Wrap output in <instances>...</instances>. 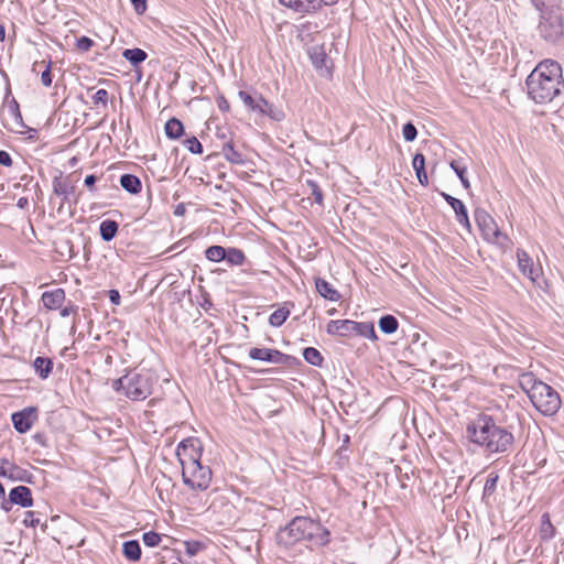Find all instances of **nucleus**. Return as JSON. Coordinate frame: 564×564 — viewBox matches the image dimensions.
<instances>
[{
    "label": "nucleus",
    "mask_w": 564,
    "mask_h": 564,
    "mask_svg": "<svg viewBox=\"0 0 564 564\" xmlns=\"http://www.w3.org/2000/svg\"><path fill=\"white\" fill-rule=\"evenodd\" d=\"M6 108L9 115L13 118L14 122L20 127H24L19 104L14 98L7 101Z\"/></svg>",
    "instance_id": "obj_44"
},
{
    "label": "nucleus",
    "mask_w": 564,
    "mask_h": 564,
    "mask_svg": "<svg viewBox=\"0 0 564 564\" xmlns=\"http://www.w3.org/2000/svg\"><path fill=\"white\" fill-rule=\"evenodd\" d=\"M530 3L539 13V17L564 11L563 0H530Z\"/></svg>",
    "instance_id": "obj_18"
},
{
    "label": "nucleus",
    "mask_w": 564,
    "mask_h": 564,
    "mask_svg": "<svg viewBox=\"0 0 564 564\" xmlns=\"http://www.w3.org/2000/svg\"><path fill=\"white\" fill-rule=\"evenodd\" d=\"M161 534L155 531H149L143 533L142 541L149 547L158 546L161 542Z\"/></svg>",
    "instance_id": "obj_46"
},
{
    "label": "nucleus",
    "mask_w": 564,
    "mask_h": 564,
    "mask_svg": "<svg viewBox=\"0 0 564 564\" xmlns=\"http://www.w3.org/2000/svg\"><path fill=\"white\" fill-rule=\"evenodd\" d=\"M0 164L3 166H11L12 165V159L9 152L4 150H0Z\"/></svg>",
    "instance_id": "obj_58"
},
{
    "label": "nucleus",
    "mask_w": 564,
    "mask_h": 564,
    "mask_svg": "<svg viewBox=\"0 0 564 564\" xmlns=\"http://www.w3.org/2000/svg\"><path fill=\"white\" fill-rule=\"evenodd\" d=\"M212 469L209 466L195 464L192 468L182 469V478L185 486L193 490H206L212 481Z\"/></svg>",
    "instance_id": "obj_8"
},
{
    "label": "nucleus",
    "mask_w": 564,
    "mask_h": 564,
    "mask_svg": "<svg viewBox=\"0 0 564 564\" xmlns=\"http://www.w3.org/2000/svg\"><path fill=\"white\" fill-rule=\"evenodd\" d=\"M238 97L248 108V110L254 113H259V111L261 110V100H265V98L257 91L250 94L246 90H239Z\"/></svg>",
    "instance_id": "obj_23"
},
{
    "label": "nucleus",
    "mask_w": 564,
    "mask_h": 564,
    "mask_svg": "<svg viewBox=\"0 0 564 564\" xmlns=\"http://www.w3.org/2000/svg\"><path fill=\"white\" fill-rule=\"evenodd\" d=\"M516 425L507 417L480 413L466 426V437L488 455L508 456L514 448Z\"/></svg>",
    "instance_id": "obj_1"
},
{
    "label": "nucleus",
    "mask_w": 564,
    "mask_h": 564,
    "mask_svg": "<svg viewBox=\"0 0 564 564\" xmlns=\"http://www.w3.org/2000/svg\"><path fill=\"white\" fill-rule=\"evenodd\" d=\"M528 96L535 104H547L564 89L562 66L554 59L540 62L525 80Z\"/></svg>",
    "instance_id": "obj_2"
},
{
    "label": "nucleus",
    "mask_w": 564,
    "mask_h": 564,
    "mask_svg": "<svg viewBox=\"0 0 564 564\" xmlns=\"http://www.w3.org/2000/svg\"><path fill=\"white\" fill-rule=\"evenodd\" d=\"M164 130L166 137L171 140H177L184 134L182 121L174 117L166 121Z\"/></svg>",
    "instance_id": "obj_32"
},
{
    "label": "nucleus",
    "mask_w": 564,
    "mask_h": 564,
    "mask_svg": "<svg viewBox=\"0 0 564 564\" xmlns=\"http://www.w3.org/2000/svg\"><path fill=\"white\" fill-rule=\"evenodd\" d=\"M275 539L276 543L285 549L302 541L322 547L330 542V532L319 521L308 517H295L278 531Z\"/></svg>",
    "instance_id": "obj_3"
},
{
    "label": "nucleus",
    "mask_w": 564,
    "mask_h": 564,
    "mask_svg": "<svg viewBox=\"0 0 564 564\" xmlns=\"http://www.w3.org/2000/svg\"><path fill=\"white\" fill-rule=\"evenodd\" d=\"M217 107L221 112H228L230 110L229 101L225 96L220 95L216 98Z\"/></svg>",
    "instance_id": "obj_54"
},
{
    "label": "nucleus",
    "mask_w": 564,
    "mask_h": 564,
    "mask_svg": "<svg viewBox=\"0 0 564 564\" xmlns=\"http://www.w3.org/2000/svg\"><path fill=\"white\" fill-rule=\"evenodd\" d=\"M77 311H78V306H76V305H74L73 303L69 302V304L67 306H65V307H63L61 310V316L62 317H67V316L72 315V314L77 313Z\"/></svg>",
    "instance_id": "obj_56"
},
{
    "label": "nucleus",
    "mask_w": 564,
    "mask_h": 564,
    "mask_svg": "<svg viewBox=\"0 0 564 564\" xmlns=\"http://www.w3.org/2000/svg\"><path fill=\"white\" fill-rule=\"evenodd\" d=\"M93 100L95 105L101 104L106 107L108 102V91L104 88L98 89L93 96Z\"/></svg>",
    "instance_id": "obj_51"
},
{
    "label": "nucleus",
    "mask_w": 564,
    "mask_h": 564,
    "mask_svg": "<svg viewBox=\"0 0 564 564\" xmlns=\"http://www.w3.org/2000/svg\"><path fill=\"white\" fill-rule=\"evenodd\" d=\"M355 321L350 319H332L328 322L326 332L329 335H338L341 337L354 334Z\"/></svg>",
    "instance_id": "obj_17"
},
{
    "label": "nucleus",
    "mask_w": 564,
    "mask_h": 564,
    "mask_svg": "<svg viewBox=\"0 0 564 564\" xmlns=\"http://www.w3.org/2000/svg\"><path fill=\"white\" fill-rule=\"evenodd\" d=\"M289 303H285L284 306L275 310L269 317V324L273 327H280L284 324L286 318L290 316V308L286 307Z\"/></svg>",
    "instance_id": "obj_38"
},
{
    "label": "nucleus",
    "mask_w": 564,
    "mask_h": 564,
    "mask_svg": "<svg viewBox=\"0 0 564 564\" xmlns=\"http://www.w3.org/2000/svg\"><path fill=\"white\" fill-rule=\"evenodd\" d=\"M109 300L113 305H119L121 301V296L118 290H110L109 292Z\"/></svg>",
    "instance_id": "obj_61"
},
{
    "label": "nucleus",
    "mask_w": 564,
    "mask_h": 564,
    "mask_svg": "<svg viewBox=\"0 0 564 564\" xmlns=\"http://www.w3.org/2000/svg\"><path fill=\"white\" fill-rule=\"evenodd\" d=\"M249 357L254 360L267 361L275 365L292 367L300 364V360L274 348L253 347L249 350Z\"/></svg>",
    "instance_id": "obj_10"
},
{
    "label": "nucleus",
    "mask_w": 564,
    "mask_h": 564,
    "mask_svg": "<svg viewBox=\"0 0 564 564\" xmlns=\"http://www.w3.org/2000/svg\"><path fill=\"white\" fill-rule=\"evenodd\" d=\"M557 12L549 15H540L536 25L538 35L547 44L557 45L564 40V15Z\"/></svg>",
    "instance_id": "obj_5"
},
{
    "label": "nucleus",
    "mask_w": 564,
    "mask_h": 564,
    "mask_svg": "<svg viewBox=\"0 0 564 564\" xmlns=\"http://www.w3.org/2000/svg\"><path fill=\"white\" fill-rule=\"evenodd\" d=\"M308 57L314 66V68L319 72L322 76L329 77L332 76V67L328 66V63L330 62L329 57L327 56L324 46L322 45H314L308 48L307 51Z\"/></svg>",
    "instance_id": "obj_13"
},
{
    "label": "nucleus",
    "mask_w": 564,
    "mask_h": 564,
    "mask_svg": "<svg viewBox=\"0 0 564 564\" xmlns=\"http://www.w3.org/2000/svg\"><path fill=\"white\" fill-rule=\"evenodd\" d=\"M65 297L66 295L63 289H55L53 291L44 292L42 294V302L45 308L57 310L62 307L65 302Z\"/></svg>",
    "instance_id": "obj_19"
},
{
    "label": "nucleus",
    "mask_w": 564,
    "mask_h": 564,
    "mask_svg": "<svg viewBox=\"0 0 564 564\" xmlns=\"http://www.w3.org/2000/svg\"><path fill=\"white\" fill-rule=\"evenodd\" d=\"M315 288L318 294L328 301L337 302L341 297L340 293L337 290H335L333 285L328 283L325 279L316 278Z\"/></svg>",
    "instance_id": "obj_26"
},
{
    "label": "nucleus",
    "mask_w": 564,
    "mask_h": 564,
    "mask_svg": "<svg viewBox=\"0 0 564 564\" xmlns=\"http://www.w3.org/2000/svg\"><path fill=\"white\" fill-rule=\"evenodd\" d=\"M97 182V176L94 174H89L85 177L84 184L87 186L90 191H95V184Z\"/></svg>",
    "instance_id": "obj_59"
},
{
    "label": "nucleus",
    "mask_w": 564,
    "mask_h": 564,
    "mask_svg": "<svg viewBox=\"0 0 564 564\" xmlns=\"http://www.w3.org/2000/svg\"><path fill=\"white\" fill-rule=\"evenodd\" d=\"M135 12L142 14L147 10V0H130Z\"/></svg>",
    "instance_id": "obj_55"
},
{
    "label": "nucleus",
    "mask_w": 564,
    "mask_h": 564,
    "mask_svg": "<svg viewBox=\"0 0 564 564\" xmlns=\"http://www.w3.org/2000/svg\"><path fill=\"white\" fill-rule=\"evenodd\" d=\"M441 196L454 209L457 221L462 226H464L468 231H470L471 225H470V221L468 218V213H467V208H466L465 204L460 199H458L445 192H442Z\"/></svg>",
    "instance_id": "obj_14"
},
{
    "label": "nucleus",
    "mask_w": 564,
    "mask_h": 564,
    "mask_svg": "<svg viewBox=\"0 0 564 564\" xmlns=\"http://www.w3.org/2000/svg\"><path fill=\"white\" fill-rule=\"evenodd\" d=\"M519 386L527 393L529 399L539 390L544 382L539 380L532 372H523L519 376Z\"/></svg>",
    "instance_id": "obj_22"
},
{
    "label": "nucleus",
    "mask_w": 564,
    "mask_h": 564,
    "mask_svg": "<svg viewBox=\"0 0 564 564\" xmlns=\"http://www.w3.org/2000/svg\"><path fill=\"white\" fill-rule=\"evenodd\" d=\"M186 212L185 205L183 203L175 206L174 215L175 216H183Z\"/></svg>",
    "instance_id": "obj_64"
},
{
    "label": "nucleus",
    "mask_w": 564,
    "mask_h": 564,
    "mask_svg": "<svg viewBox=\"0 0 564 564\" xmlns=\"http://www.w3.org/2000/svg\"><path fill=\"white\" fill-rule=\"evenodd\" d=\"M532 405L544 416H552L558 412L562 405L560 394L547 383L539 386V390L531 395Z\"/></svg>",
    "instance_id": "obj_6"
},
{
    "label": "nucleus",
    "mask_w": 564,
    "mask_h": 564,
    "mask_svg": "<svg viewBox=\"0 0 564 564\" xmlns=\"http://www.w3.org/2000/svg\"><path fill=\"white\" fill-rule=\"evenodd\" d=\"M9 459L8 458H0V477L6 478L8 466H9Z\"/></svg>",
    "instance_id": "obj_62"
},
{
    "label": "nucleus",
    "mask_w": 564,
    "mask_h": 564,
    "mask_svg": "<svg viewBox=\"0 0 564 564\" xmlns=\"http://www.w3.org/2000/svg\"><path fill=\"white\" fill-rule=\"evenodd\" d=\"M53 193L57 196H62L61 205L57 209L58 213H62L64 204L68 200L69 195L74 194L75 186L70 185L66 178H63L62 174L55 176L53 180Z\"/></svg>",
    "instance_id": "obj_16"
},
{
    "label": "nucleus",
    "mask_w": 564,
    "mask_h": 564,
    "mask_svg": "<svg viewBox=\"0 0 564 564\" xmlns=\"http://www.w3.org/2000/svg\"><path fill=\"white\" fill-rule=\"evenodd\" d=\"M61 256H67L68 259H73L75 257V252L73 250V243L70 240L65 239L59 241V249H57Z\"/></svg>",
    "instance_id": "obj_49"
},
{
    "label": "nucleus",
    "mask_w": 564,
    "mask_h": 564,
    "mask_svg": "<svg viewBox=\"0 0 564 564\" xmlns=\"http://www.w3.org/2000/svg\"><path fill=\"white\" fill-rule=\"evenodd\" d=\"M412 166L415 171L416 178L422 186L429 185V177L425 171V156L422 153H415L412 160Z\"/></svg>",
    "instance_id": "obj_29"
},
{
    "label": "nucleus",
    "mask_w": 564,
    "mask_h": 564,
    "mask_svg": "<svg viewBox=\"0 0 564 564\" xmlns=\"http://www.w3.org/2000/svg\"><path fill=\"white\" fill-rule=\"evenodd\" d=\"M402 135L406 142H412L416 139L417 130L411 121L403 124Z\"/></svg>",
    "instance_id": "obj_47"
},
{
    "label": "nucleus",
    "mask_w": 564,
    "mask_h": 564,
    "mask_svg": "<svg viewBox=\"0 0 564 564\" xmlns=\"http://www.w3.org/2000/svg\"><path fill=\"white\" fill-rule=\"evenodd\" d=\"M51 65L52 63L48 62L46 68L41 74V82L45 87H50L52 85L53 76L51 73Z\"/></svg>",
    "instance_id": "obj_52"
},
{
    "label": "nucleus",
    "mask_w": 564,
    "mask_h": 564,
    "mask_svg": "<svg viewBox=\"0 0 564 564\" xmlns=\"http://www.w3.org/2000/svg\"><path fill=\"white\" fill-rule=\"evenodd\" d=\"M122 553L127 560L138 562L141 558L140 543L137 540L126 541L122 545Z\"/></svg>",
    "instance_id": "obj_34"
},
{
    "label": "nucleus",
    "mask_w": 564,
    "mask_h": 564,
    "mask_svg": "<svg viewBox=\"0 0 564 564\" xmlns=\"http://www.w3.org/2000/svg\"><path fill=\"white\" fill-rule=\"evenodd\" d=\"M338 0H279V3L295 13L307 15L321 11L324 7H330Z\"/></svg>",
    "instance_id": "obj_11"
},
{
    "label": "nucleus",
    "mask_w": 564,
    "mask_h": 564,
    "mask_svg": "<svg viewBox=\"0 0 564 564\" xmlns=\"http://www.w3.org/2000/svg\"><path fill=\"white\" fill-rule=\"evenodd\" d=\"M378 326L383 334L390 335L397 332L399 322L393 315L387 314L380 317Z\"/></svg>",
    "instance_id": "obj_36"
},
{
    "label": "nucleus",
    "mask_w": 564,
    "mask_h": 564,
    "mask_svg": "<svg viewBox=\"0 0 564 564\" xmlns=\"http://www.w3.org/2000/svg\"><path fill=\"white\" fill-rule=\"evenodd\" d=\"M185 552L189 556H195L198 552H200L205 545L199 541H185Z\"/></svg>",
    "instance_id": "obj_48"
},
{
    "label": "nucleus",
    "mask_w": 564,
    "mask_h": 564,
    "mask_svg": "<svg viewBox=\"0 0 564 564\" xmlns=\"http://www.w3.org/2000/svg\"><path fill=\"white\" fill-rule=\"evenodd\" d=\"M498 479L499 476L496 473H490L488 475L482 491V501H485L486 503L489 502L490 497L495 494L497 489Z\"/></svg>",
    "instance_id": "obj_40"
},
{
    "label": "nucleus",
    "mask_w": 564,
    "mask_h": 564,
    "mask_svg": "<svg viewBox=\"0 0 564 564\" xmlns=\"http://www.w3.org/2000/svg\"><path fill=\"white\" fill-rule=\"evenodd\" d=\"M261 110L258 115L267 116L273 121H282L285 118V113L282 108L274 106L273 104L269 102L267 99L261 100Z\"/></svg>",
    "instance_id": "obj_31"
},
{
    "label": "nucleus",
    "mask_w": 564,
    "mask_h": 564,
    "mask_svg": "<svg viewBox=\"0 0 564 564\" xmlns=\"http://www.w3.org/2000/svg\"><path fill=\"white\" fill-rule=\"evenodd\" d=\"M449 166L455 172V174L458 176V178L460 180L463 187L465 189H469L470 183L466 176L467 166L463 163V161L462 160H453L449 163Z\"/></svg>",
    "instance_id": "obj_37"
},
{
    "label": "nucleus",
    "mask_w": 564,
    "mask_h": 564,
    "mask_svg": "<svg viewBox=\"0 0 564 564\" xmlns=\"http://www.w3.org/2000/svg\"><path fill=\"white\" fill-rule=\"evenodd\" d=\"M35 375L45 380L53 371L54 362L48 357L37 356L32 362Z\"/></svg>",
    "instance_id": "obj_25"
},
{
    "label": "nucleus",
    "mask_w": 564,
    "mask_h": 564,
    "mask_svg": "<svg viewBox=\"0 0 564 564\" xmlns=\"http://www.w3.org/2000/svg\"><path fill=\"white\" fill-rule=\"evenodd\" d=\"M474 217L485 240L491 243H498L500 239L508 240L507 235L500 231L495 219L484 208H476Z\"/></svg>",
    "instance_id": "obj_9"
},
{
    "label": "nucleus",
    "mask_w": 564,
    "mask_h": 564,
    "mask_svg": "<svg viewBox=\"0 0 564 564\" xmlns=\"http://www.w3.org/2000/svg\"><path fill=\"white\" fill-rule=\"evenodd\" d=\"M203 454L202 442L197 437H187L178 443L176 456L182 466L192 468L195 464H200Z\"/></svg>",
    "instance_id": "obj_7"
},
{
    "label": "nucleus",
    "mask_w": 564,
    "mask_h": 564,
    "mask_svg": "<svg viewBox=\"0 0 564 564\" xmlns=\"http://www.w3.org/2000/svg\"><path fill=\"white\" fill-rule=\"evenodd\" d=\"M158 380L151 371L129 372L113 380L112 388L132 401H143L153 393Z\"/></svg>",
    "instance_id": "obj_4"
},
{
    "label": "nucleus",
    "mask_w": 564,
    "mask_h": 564,
    "mask_svg": "<svg viewBox=\"0 0 564 564\" xmlns=\"http://www.w3.org/2000/svg\"><path fill=\"white\" fill-rule=\"evenodd\" d=\"M226 249L223 246L213 245L205 250V257L212 262H220L226 259Z\"/></svg>",
    "instance_id": "obj_42"
},
{
    "label": "nucleus",
    "mask_w": 564,
    "mask_h": 564,
    "mask_svg": "<svg viewBox=\"0 0 564 564\" xmlns=\"http://www.w3.org/2000/svg\"><path fill=\"white\" fill-rule=\"evenodd\" d=\"M225 261L231 267H239L245 263L246 254L241 249L229 247L226 249Z\"/></svg>",
    "instance_id": "obj_35"
},
{
    "label": "nucleus",
    "mask_w": 564,
    "mask_h": 564,
    "mask_svg": "<svg viewBox=\"0 0 564 564\" xmlns=\"http://www.w3.org/2000/svg\"><path fill=\"white\" fill-rule=\"evenodd\" d=\"M2 500L0 502V508L1 510H3L4 512H10L12 510V507H13V502H10V497L8 496V498L6 497H1Z\"/></svg>",
    "instance_id": "obj_60"
},
{
    "label": "nucleus",
    "mask_w": 564,
    "mask_h": 564,
    "mask_svg": "<svg viewBox=\"0 0 564 564\" xmlns=\"http://www.w3.org/2000/svg\"><path fill=\"white\" fill-rule=\"evenodd\" d=\"M221 154L231 164L245 165L247 162L246 156L241 152L235 150L231 139L225 141L221 145Z\"/></svg>",
    "instance_id": "obj_24"
},
{
    "label": "nucleus",
    "mask_w": 564,
    "mask_h": 564,
    "mask_svg": "<svg viewBox=\"0 0 564 564\" xmlns=\"http://www.w3.org/2000/svg\"><path fill=\"white\" fill-rule=\"evenodd\" d=\"M556 534V529L551 522L550 514L543 513L541 517V524L539 529V536L542 542L551 541Z\"/></svg>",
    "instance_id": "obj_28"
},
{
    "label": "nucleus",
    "mask_w": 564,
    "mask_h": 564,
    "mask_svg": "<svg viewBox=\"0 0 564 564\" xmlns=\"http://www.w3.org/2000/svg\"><path fill=\"white\" fill-rule=\"evenodd\" d=\"M94 45V41L88 36H80L76 41V47L82 52H88Z\"/></svg>",
    "instance_id": "obj_50"
},
{
    "label": "nucleus",
    "mask_w": 564,
    "mask_h": 564,
    "mask_svg": "<svg viewBox=\"0 0 564 564\" xmlns=\"http://www.w3.org/2000/svg\"><path fill=\"white\" fill-rule=\"evenodd\" d=\"M354 334L362 336V337L371 338V339L377 338L375 327L371 323L355 322Z\"/></svg>",
    "instance_id": "obj_43"
},
{
    "label": "nucleus",
    "mask_w": 564,
    "mask_h": 564,
    "mask_svg": "<svg viewBox=\"0 0 564 564\" xmlns=\"http://www.w3.org/2000/svg\"><path fill=\"white\" fill-rule=\"evenodd\" d=\"M17 207H19L20 209H26L29 207L28 197H20L17 202Z\"/></svg>",
    "instance_id": "obj_63"
},
{
    "label": "nucleus",
    "mask_w": 564,
    "mask_h": 564,
    "mask_svg": "<svg viewBox=\"0 0 564 564\" xmlns=\"http://www.w3.org/2000/svg\"><path fill=\"white\" fill-rule=\"evenodd\" d=\"M6 479L33 484L34 476L29 470L10 460Z\"/></svg>",
    "instance_id": "obj_21"
},
{
    "label": "nucleus",
    "mask_w": 564,
    "mask_h": 564,
    "mask_svg": "<svg viewBox=\"0 0 564 564\" xmlns=\"http://www.w3.org/2000/svg\"><path fill=\"white\" fill-rule=\"evenodd\" d=\"M33 440L36 444L43 447H48L47 436L44 433H35L33 435Z\"/></svg>",
    "instance_id": "obj_57"
},
{
    "label": "nucleus",
    "mask_w": 564,
    "mask_h": 564,
    "mask_svg": "<svg viewBox=\"0 0 564 564\" xmlns=\"http://www.w3.org/2000/svg\"><path fill=\"white\" fill-rule=\"evenodd\" d=\"M23 523L25 524V527L35 528L40 524V519L35 518L34 511H26L25 519H24Z\"/></svg>",
    "instance_id": "obj_53"
},
{
    "label": "nucleus",
    "mask_w": 564,
    "mask_h": 564,
    "mask_svg": "<svg viewBox=\"0 0 564 564\" xmlns=\"http://www.w3.org/2000/svg\"><path fill=\"white\" fill-rule=\"evenodd\" d=\"M36 420L37 409L35 406L24 408L23 410L11 414L13 427L20 434H24L30 431Z\"/></svg>",
    "instance_id": "obj_12"
},
{
    "label": "nucleus",
    "mask_w": 564,
    "mask_h": 564,
    "mask_svg": "<svg viewBox=\"0 0 564 564\" xmlns=\"http://www.w3.org/2000/svg\"><path fill=\"white\" fill-rule=\"evenodd\" d=\"M10 502H13L21 508H30L33 506L32 490L23 485L13 487L9 495Z\"/></svg>",
    "instance_id": "obj_15"
},
{
    "label": "nucleus",
    "mask_w": 564,
    "mask_h": 564,
    "mask_svg": "<svg viewBox=\"0 0 564 564\" xmlns=\"http://www.w3.org/2000/svg\"><path fill=\"white\" fill-rule=\"evenodd\" d=\"M119 224L112 219H105L99 225V235L105 242L111 241L118 234Z\"/></svg>",
    "instance_id": "obj_30"
},
{
    "label": "nucleus",
    "mask_w": 564,
    "mask_h": 564,
    "mask_svg": "<svg viewBox=\"0 0 564 564\" xmlns=\"http://www.w3.org/2000/svg\"><path fill=\"white\" fill-rule=\"evenodd\" d=\"M122 57L127 59L133 67H138L147 59L148 54L145 51L139 47L126 48L122 52Z\"/></svg>",
    "instance_id": "obj_33"
},
{
    "label": "nucleus",
    "mask_w": 564,
    "mask_h": 564,
    "mask_svg": "<svg viewBox=\"0 0 564 564\" xmlns=\"http://www.w3.org/2000/svg\"><path fill=\"white\" fill-rule=\"evenodd\" d=\"M120 185L126 192L132 195L139 194L142 189L141 180L137 175L130 173H126L120 176Z\"/></svg>",
    "instance_id": "obj_27"
},
{
    "label": "nucleus",
    "mask_w": 564,
    "mask_h": 564,
    "mask_svg": "<svg viewBox=\"0 0 564 564\" xmlns=\"http://www.w3.org/2000/svg\"><path fill=\"white\" fill-rule=\"evenodd\" d=\"M303 358L304 360L315 367H322L324 362V357L321 351L314 347H306L303 349Z\"/></svg>",
    "instance_id": "obj_39"
},
{
    "label": "nucleus",
    "mask_w": 564,
    "mask_h": 564,
    "mask_svg": "<svg viewBox=\"0 0 564 564\" xmlns=\"http://www.w3.org/2000/svg\"><path fill=\"white\" fill-rule=\"evenodd\" d=\"M518 265L520 271L532 281L538 276V269L534 268L532 258L524 250H517Z\"/></svg>",
    "instance_id": "obj_20"
},
{
    "label": "nucleus",
    "mask_w": 564,
    "mask_h": 564,
    "mask_svg": "<svg viewBox=\"0 0 564 564\" xmlns=\"http://www.w3.org/2000/svg\"><path fill=\"white\" fill-rule=\"evenodd\" d=\"M183 143L191 153H193V154H202L203 153V145L196 137L192 135V137L185 139L183 141Z\"/></svg>",
    "instance_id": "obj_45"
},
{
    "label": "nucleus",
    "mask_w": 564,
    "mask_h": 564,
    "mask_svg": "<svg viewBox=\"0 0 564 564\" xmlns=\"http://www.w3.org/2000/svg\"><path fill=\"white\" fill-rule=\"evenodd\" d=\"M306 191L310 196L314 198V202L319 206L324 205V194L318 185V183L314 180H306L305 182Z\"/></svg>",
    "instance_id": "obj_41"
}]
</instances>
